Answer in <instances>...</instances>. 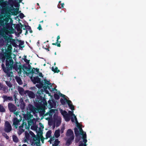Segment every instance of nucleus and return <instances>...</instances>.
Instances as JSON below:
<instances>
[{"label": "nucleus", "mask_w": 146, "mask_h": 146, "mask_svg": "<svg viewBox=\"0 0 146 146\" xmlns=\"http://www.w3.org/2000/svg\"><path fill=\"white\" fill-rule=\"evenodd\" d=\"M5 57L6 58L5 60V66L4 64H1V66L4 72L6 73V76L8 77H12L13 75V72L11 70V64L14 62L13 60L12 59L11 56L8 53H5Z\"/></svg>", "instance_id": "obj_1"}, {"label": "nucleus", "mask_w": 146, "mask_h": 146, "mask_svg": "<svg viewBox=\"0 0 146 146\" xmlns=\"http://www.w3.org/2000/svg\"><path fill=\"white\" fill-rule=\"evenodd\" d=\"M0 27H3V28L1 29V33L3 37V35L9 33V30L13 29L11 24L9 23L5 24L3 25H0Z\"/></svg>", "instance_id": "obj_2"}, {"label": "nucleus", "mask_w": 146, "mask_h": 146, "mask_svg": "<svg viewBox=\"0 0 146 146\" xmlns=\"http://www.w3.org/2000/svg\"><path fill=\"white\" fill-rule=\"evenodd\" d=\"M3 38L7 44H8L10 42V44H11L13 46L15 47H17L18 46L16 43L15 39L9 37L6 35H3Z\"/></svg>", "instance_id": "obj_3"}, {"label": "nucleus", "mask_w": 146, "mask_h": 146, "mask_svg": "<svg viewBox=\"0 0 146 146\" xmlns=\"http://www.w3.org/2000/svg\"><path fill=\"white\" fill-rule=\"evenodd\" d=\"M13 62L12 64V68L11 70H12L13 68L15 69V70L17 71H18V70H19V71L18 72V73L21 74L22 72V67L21 65V63H18L16 62L13 65Z\"/></svg>", "instance_id": "obj_4"}, {"label": "nucleus", "mask_w": 146, "mask_h": 146, "mask_svg": "<svg viewBox=\"0 0 146 146\" xmlns=\"http://www.w3.org/2000/svg\"><path fill=\"white\" fill-rule=\"evenodd\" d=\"M29 133L33 137V141H37L35 142L34 145H36V146H38V144H39L40 143V136H38L36 137L35 134L32 131H30Z\"/></svg>", "instance_id": "obj_5"}, {"label": "nucleus", "mask_w": 146, "mask_h": 146, "mask_svg": "<svg viewBox=\"0 0 146 146\" xmlns=\"http://www.w3.org/2000/svg\"><path fill=\"white\" fill-rule=\"evenodd\" d=\"M4 131L7 133L10 132L12 130V127L10 123L9 122L6 121L5 124Z\"/></svg>", "instance_id": "obj_6"}, {"label": "nucleus", "mask_w": 146, "mask_h": 146, "mask_svg": "<svg viewBox=\"0 0 146 146\" xmlns=\"http://www.w3.org/2000/svg\"><path fill=\"white\" fill-rule=\"evenodd\" d=\"M8 107L10 112H15L17 110L16 106L11 103H8Z\"/></svg>", "instance_id": "obj_7"}, {"label": "nucleus", "mask_w": 146, "mask_h": 146, "mask_svg": "<svg viewBox=\"0 0 146 146\" xmlns=\"http://www.w3.org/2000/svg\"><path fill=\"white\" fill-rule=\"evenodd\" d=\"M19 116L20 117V118L19 119H18L17 117H14L13 119V125L15 126V127L17 129L19 125V123L20 121H21L22 120V117L21 115H19Z\"/></svg>", "instance_id": "obj_8"}, {"label": "nucleus", "mask_w": 146, "mask_h": 146, "mask_svg": "<svg viewBox=\"0 0 146 146\" xmlns=\"http://www.w3.org/2000/svg\"><path fill=\"white\" fill-rule=\"evenodd\" d=\"M31 72L32 74H37L38 73V76L41 77H43L42 73L39 72V69L38 68H33L31 71Z\"/></svg>", "instance_id": "obj_9"}, {"label": "nucleus", "mask_w": 146, "mask_h": 146, "mask_svg": "<svg viewBox=\"0 0 146 146\" xmlns=\"http://www.w3.org/2000/svg\"><path fill=\"white\" fill-rule=\"evenodd\" d=\"M24 27V25L22 24L21 23L17 24L15 28L17 29V31L19 32V34H21L22 32V27Z\"/></svg>", "instance_id": "obj_10"}, {"label": "nucleus", "mask_w": 146, "mask_h": 146, "mask_svg": "<svg viewBox=\"0 0 146 146\" xmlns=\"http://www.w3.org/2000/svg\"><path fill=\"white\" fill-rule=\"evenodd\" d=\"M39 84H37L36 85V86L37 88H44V90H46L48 88V89H50V87L49 86H46V85H44L43 83L42 82H41L39 83Z\"/></svg>", "instance_id": "obj_11"}, {"label": "nucleus", "mask_w": 146, "mask_h": 146, "mask_svg": "<svg viewBox=\"0 0 146 146\" xmlns=\"http://www.w3.org/2000/svg\"><path fill=\"white\" fill-rule=\"evenodd\" d=\"M25 94H27L30 98H34L35 97V94L32 91L25 90Z\"/></svg>", "instance_id": "obj_12"}, {"label": "nucleus", "mask_w": 146, "mask_h": 146, "mask_svg": "<svg viewBox=\"0 0 146 146\" xmlns=\"http://www.w3.org/2000/svg\"><path fill=\"white\" fill-rule=\"evenodd\" d=\"M74 138V135L71 136L66 141L65 145L69 146L72 143V141H73Z\"/></svg>", "instance_id": "obj_13"}, {"label": "nucleus", "mask_w": 146, "mask_h": 146, "mask_svg": "<svg viewBox=\"0 0 146 146\" xmlns=\"http://www.w3.org/2000/svg\"><path fill=\"white\" fill-rule=\"evenodd\" d=\"M43 94L42 92H40L39 91H38L36 93V98L37 100H38V101H40L42 100L43 98L42 95Z\"/></svg>", "instance_id": "obj_14"}, {"label": "nucleus", "mask_w": 146, "mask_h": 146, "mask_svg": "<svg viewBox=\"0 0 146 146\" xmlns=\"http://www.w3.org/2000/svg\"><path fill=\"white\" fill-rule=\"evenodd\" d=\"M28 108L31 112H33L34 113H36L37 109L33 105L29 104L28 105Z\"/></svg>", "instance_id": "obj_15"}, {"label": "nucleus", "mask_w": 146, "mask_h": 146, "mask_svg": "<svg viewBox=\"0 0 146 146\" xmlns=\"http://www.w3.org/2000/svg\"><path fill=\"white\" fill-rule=\"evenodd\" d=\"M31 79L32 80L34 84H35L36 83H39L41 82V79L38 76L34 77L33 80L32 79V77L31 78Z\"/></svg>", "instance_id": "obj_16"}, {"label": "nucleus", "mask_w": 146, "mask_h": 146, "mask_svg": "<svg viewBox=\"0 0 146 146\" xmlns=\"http://www.w3.org/2000/svg\"><path fill=\"white\" fill-rule=\"evenodd\" d=\"M9 19L8 18L6 17L3 19L1 20L0 18V25H3L4 24L8 23Z\"/></svg>", "instance_id": "obj_17"}, {"label": "nucleus", "mask_w": 146, "mask_h": 146, "mask_svg": "<svg viewBox=\"0 0 146 146\" xmlns=\"http://www.w3.org/2000/svg\"><path fill=\"white\" fill-rule=\"evenodd\" d=\"M2 97L5 101H12L13 100V98L12 96H8L6 95H4Z\"/></svg>", "instance_id": "obj_18"}, {"label": "nucleus", "mask_w": 146, "mask_h": 146, "mask_svg": "<svg viewBox=\"0 0 146 146\" xmlns=\"http://www.w3.org/2000/svg\"><path fill=\"white\" fill-rule=\"evenodd\" d=\"M66 135L68 137L74 135V133L71 129H69L67 131L66 133Z\"/></svg>", "instance_id": "obj_19"}, {"label": "nucleus", "mask_w": 146, "mask_h": 146, "mask_svg": "<svg viewBox=\"0 0 146 146\" xmlns=\"http://www.w3.org/2000/svg\"><path fill=\"white\" fill-rule=\"evenodd\" d=\"M15 78L17 82L19 85H20L22 84L23 82H22V80L19 77L16 76Z\"/></svg>", "instance_id": "obj_20"}, {"label": "nucleus", "mask_w": 146, "mask_h": 146, "mask_svg": "<svg viewBox=\"0 0 146 146\" xmlns=\"http://www.w3.org/2000/svg\"><path fill=\"white\" fill-rule=\"evenodd\" d=\"M18 91L19 93L21 95H23L24 94H25V91H24V89L21 87H19L18 88Z\"/></svg>", "instance_id": "obj_21"}, {"label": "nucleus", "mask_w": 146, "mask_h": 146, "mask_svg": "<svg viewBox=\"0 0 146 146\" xmlns=\"http://www.w3.org/2000/svg\"><path fill=\"white\" fill-rule=\"evenodd\" d=\"M33 117V115L29 113H28L26 115L24 116L25 119L28 120H31Z\"/></svg>", "instance_id": "obj_22"}, {"label": "nucleus", "mask_w": 146, "mask_h": 146, "mask_svg": "<svg viewBox=\"0 0 146 146\" xmlns=\"http://www.w3.org/2000/svg\"><path fill=\"white\" fill-rule=\"evenodd\" d=\"M24 125H25V127H26V129H27V127L26 122H25L24 120H23V121H22V125H21V126H19V128L20 129H22V130L23 131H24V130L23 129H21V128H23L24 127Z\"/></svg>", "instance_id": "obj_23"}, {"label": "nucleus", "mask_w": 146, "mask_h": 146, "mask_svg": "<svg viewBox=\"0 0 146 146\" xmlns=\"http://www.w3.org/2000/svg\"><path fill=\"white\" fill-rule=\"evenodd\" d=\"M54 72V73H57L59 72H60V70H58V67H56L54 68V67L52 66V67L51 69Z\"/></svg>", "instance_id": "obj_24"}, {"label": "nucleus", "mask_w": 146, "mask_h": 146, "mask_svg": "<svg viewBox=\"0 0 146 146\" xmlns=\"http://www.w3.org/2000/svg\"><path fill=\"white\" fill-rule=\"evenodd\" d=\"M60 130L58 129L55 131L54 135L56 138H58L60 135Z\"/></svg>", "instance_id": "obj_25"}, {"label": "nucleus", "mask_w": 146, "mask_h": 146, "mask_svg": "<svg viewBox=\"0 0 146 146\" xmlns=\"http://www.w3.org/2000/svg\"><path fill=\"white\" fill-rule=\"evenodd\" d=\"M86 133H85L84 135H83V141L84 142V145H86V143L87 141V140L86 139Z\"/></svg>", "instance_id": "obj_26"}, {"label": "nucleus", "mask_w": 146, "mask_h": 146, "mask_svg": "<svg viewBox=\"0 0 146 146\" xmlns=\"http://www.w3.org/2000/svg\"><path fill=\"white\" fill-rule=\"evenodd\" d=\"M55 112V110L54 109H50L49 111V116L50 117H52V115Z\"/></svg>", "instance_id": "obj_27"}, {"label": "nucleus", "mask_w": 146, "mask_h": 146, "mask_svg": "<svg viewBox=\"0 0 146 146\" xmlns=\"http://www.w3.org/2000/svg\"><path fill=\"white\" fill-rule=\"evenodd\" d=\"M13 141L14 142L17 143L18 142L19 140L16 135H13L12 136Z\"/></svg>", "instance_id": "obj_28"}, {"label": "nucleus", "mask_w": 146, "mask_h": 146, "mask_svg": "<svg viewBox=\"0 0 146 146\" xmlns=\"http://www.w3.org/2000/svg\"><path fill=\"white\" fill-rule=\"evenodd\" d=\"M60 142V141L58 139H56L54 141L53 144H52V146H58Z\"/></svg>", "instance_id": "obj_29"}, {"label": "nucleus", "mask_w": 146, "mask_h": 146, "mask_svg": "<svg viewBox=\"0 0 146 146\" xmlns=\"http://www.w3.org/2000/svg\"><path fill=\"white\" fill-rule=\"evenodd\" d=\"M76 136V137L75 141L77 143H78L81 139V137L80 135H77V136Z\"/></svg>", "instance_id": "obj_30"}, {"label": "nucleus", "mask_w": 146, "mask_h": 146, "mask_svg": "<svg viewBox=\"0 0 146 146\" xmlns=\"http://www.w3.org/2000/svg\"><path fill=\"white\" fill-rule=\"evenodd\" d=\"M74 131L76 136L80 135V133L77 128L75 127L74 129Z\"/></svg>", "instance_id": "obj_31"}, {"label": "nucleus", "mask_w": 146, "mask_h": 146, "mask_svg": "<svg viewBox=\"0 0 146 146\" xmlns=\"http://www.w3.org/2000/svg\"><path fill=\"white\" fill-rule=\"evenodd\" d=\"M44 84H46V85H45L46 86H48V85H50L51 86H52V85H51V84L50 82L49 81H48L46 79H44Z\"/></svg>", "instance_id": "obj_32"}, {"label": "nucleus", "mask_w": 146, "mask_h": 146, "mask_svg": "<svg viewBox=\"0 0 146 146\" xmlns=\"http://www.w3.org/2000/svg\"><path fill=\"white\" fill-rule=\"evenodd\" d=\"M5 5V2L3 0H0V7H4Z\"/></svg>", "instance_id": "obj_33"}, {"label": "nucleus", "mask_w": 146, "mask_h": 146, "mask_svg": "<svg viewBox=\"0 0 146 146\" xmlns=\"http://www.w3.org/2000/svg\"><path fill=\"white\" fill-rule=\"evenodd\" d=\"M25 103L22 102L20 104V108L22 110L24 109L25 108Z\"/></svg>", "instance_id": "obj_34"}, {"label": "nucleus", "mask_w": 146, "mask_h": 146, "mask_svg": "<svg viewBox=\"0 0 146 146\" xmlns=\"http://www.w3.org/2000/svg\"><path fill=\"white\" fill-rule=\"evenodd\" d=\"M52 132L51 131H48L46 133V138H49L51 136Z\"/></svg>", "instance_id": "obj_35"}, {"label": "nucleus", "mask_w": 146, "mask_h": 146, "mask_svg": "<svg viewBox=\"0 0 146 146\" xmlns=\"http://www.w3.org/2000/svg\"><path fill=\"white\" fill-rule=\"evenodd\" d=\"M6 84L10 88L12 87V84H11L10 81H6L5 82Z\"/></svg>", "instance_id": "obj_36"}, {"label": "nucleus", "mask_w": 146, "mask_h": 146, "mask_svg": "<svg viewBox=\"0 0 146 146\" xmlns=\"http://www.w3.org/2000/svg\"><path fill=\"white\" fill-rule=\"evenodd\" d=\"M64 99H63L62 98H61L60 100V101L61 104L62 105H64L66 104V100L65 98H64Z\"/></svg>", "instance_id": "obj_37"}, {"label": "nucleus", "mask_w": 146, "mask_h": 146, "mask_svg": "<svg viewBox=\"0 0 146 146\" xmlns=\"http://www.w3.org/2000/svg\"><path fill=\"white\" fill-rule=\"evenodd\" d=\"M64 117L65 121H68L70 120V117L68 114L65 116Z\"/></svg>", "instance_id": "obj_38"}, {"label": "nucleus", "mask_w": 146, "mask_h": 146, "mask_svg": "<svg viewBox=\"0 0 146 146\" xmlns=\"http://www.w3.org/2000/svg\"><path fill=\"white\" fill-rule=\"evenodd\" d=\"M7 45H8L7 46V50L11 52L12 49L11 45V44H7Z\"/></svg>", "instance_id": "obj_39"}, {"label": "nucleus", "mask_w": 146, "mask_h": 146, "mask_svg": "<svg viewBox=\"0 0 146 146\" xmlns=\"http://www.w3.org/2000/svg\"><path fill=\"white\" fill-rule=\"evenodd\" d=\"M39 133L40 134V140L42 143H43L44 140V138L43 137L42 134V131H40Z\"/></svg>", "instance_id": "obj_40"}, {"label": "nucleus", "mask_w": 146, "mask_h": 146, "mask_svg": "<svg viewBox=\"0 0 146 146\" xmlns=\"http://www.w3.org/2000/svg\"><path fill=\"white\" fill-rule=\"evenodd\" d=\"M43 48L47 50L48 51H49V48H50V46L48 44H47L46 46H43Z\"/></svg>", "instance_id": "obj_41"}, {"label": "nucleus", "mask_w": 146, "mask_h": 146, "mask_svg": "<svg viewBox=\"0 0 146 146\" xmlns=\"http://www.w3.org/2000/svg\"><path fill=\"white\" fill-rule=\"evenodd\" d=\"M61 113L64 117L68 114L66 111L65 110L63 111L62 110L61 111Z\"/></svg>", "instance_id": "obj_42"}, {"label": "nucleus", "mask_w": 146, "mask_h": 146, "mask_svg": "<svg viewBox=\"0 0 146 146\" xmlns=\"http://www.w3.org/2000/svg\"><path fill=\"white\" fill-rule=\"evenodd\" d=\"M5 111V109L4 108L3 106L0 105V112H4Z\"/></svg>", "instance_id": "obj_43"}, {"label": "nucleus", "mask_w": 146, "mask_h": 146, "mask_svg": "<svg viewBox=\"0 0 146 146\" xmlns=\"http://www.w3.org/2000/svg\"><path fill=\"white\" fill-rule=\"evenodd\" d=\"M54 96L55 100H58L60 98L59 95L56 94H54Z\"/></svg>", "instance_id": "obj_44"}, {"label": "nucleus", "mask_w": 146, "mask_h": 146, "mask_svg": "<svg viewBox=\"0 0 146 146\" xmlns=\"http://www.w3.org/2000/svg\"><path fill=\"white\" fill-rule=\"evenodd\" d=\"M78 127L79 129L80 133L81 134V135H82L83 136V135H84V134H83V131L82 128L81 127Z\"/></svg>", "instance_id": "obj_45"}, {"label": "nucleus", "mask_w": 146, "mask_h": 146, "mask_svg": "<svg viewBox=\"0 0 146 146\" xmlns=\"http://www.w3.org/2000/svg\"><path fill=\"white\" fill-rule=\"evenodd\" d=\"M64 5V3H61V5L60 4H58V8L60 9H62L63 8Z\"/></svg>", "instance_id": "obj_46"}, {"label": "nucleus", "mask_w": 146, "mask_h": 146, "mask_svg": "<svg viewBox=\"0 0 146 146\" xmlns=\"http://www.w3.org/2000/svg\"><path fill=\"white\" fill-rule=\"evenodd\" d=\"M2 135L5 138L7 139H9V136H8L7 134L5 133H2Z\"/></svg>", "instance_id": "obj_47"}, {"label": "nucleus", "mask_w": 146, "mask_h": 146, "mask_svg": "<svg viewBox=\"0 0 146 146\" xmlns=\"http://www.w3.org/2000/svg\"><path fill=\"white\" fill-rule=\"evenodd\" d=\"M30 137V135L28 133H25V137L26 139L29 140Z\"/></svg>", "instance_id": "obj_48"}, {"label": "nucleus", "mask_w": 146, "mask_h": 146, "mask_svg": "<svg viewBox=\"0 0 146 146\" xmlns=\"http://www.w3.org/2000/svg\"><path fill=\"white\" fill-rule=\"evenodd\" d=\"M5 89V87H3V85L1 83H0V90H4Z\"/></svg>", "instance_id": "obj_49"}, {"label": "nucleus", "mask_w": 146, "mask_h": 146, "mask_svg": "<svg viewBox=\"0 0 146 146\" xmlns=\"http://www.w3.org/2000/svg\"><path fill=\"white\" fill-rule=\"evenodd\" d=\"M18 41L19 42V46H20L23 45L24 44V41L21 40H18Z\"/></svg>", "instance_id": "obj_50"}, {"label": "nucleus", "mask_w": 146, "mask_h": 146, "mask_svg": "<svg viewBox=\"0 0 146 146\" xmlns=\"http://www.w3.org/2000/svg\"><path fill=\"white\" fill-rule=\"evenodd\" d=\"M61 121L59 120H58L56 122V126L57 127H58L60 125Z\"/></svg>", "instance_id": "obj_51"}, {"label": "nucleus", "mask_w": 146, "mask_h": 146, "mask_svg": "<svg viewBox=\"0 0 146 146\" xmlns=\"http://www.w3.org/2000/svg\"><path fill=\"white\" fill-rule=\"evenodd\" d=\"M65 99H66V102L67 103L69 106H70V105L72 104H71L72 103L71 101L70 100H67L66 98H65Z\"/></svg>", "instance_id": "obj_52"}, {"label": "nucleus", "mask_w": 146, "mask_h": 146, "mask_svg": "<svg viewBox=\"0 0 146 146\" xmlns=\"http://www.w3.org/2000/svg\"><path fill=\"white\" fill-rule=\"evenodd\" d=\"M52 45H56L58 47H60L61 46L60 43H57L56 42V43H53L52 44Z\"/></svg>", "instance_id": "obj_53"}, {"label": "nucleus", "mask_w": 146, "mask_h": 146, "mask_svg": "<svg viewBox=\"0 0 146 146\" xmlns=\"http://www.w3.org/2000/svg\"><path fill=\"white\" fill-rule=\"evenodd\" d=\"M27 29H28L30 33H33L32 30H31V27L30 26H29V25L27 26Z\"/></svg>", "instance_id": "obj_54"}, {"label": "nucleus", "mask_w": 146, "mask_h": 146, "mask_svg": "<svg viewBox=\"0 0 146 146\" xmlns=\"http://www.w3.org/2000/svg\"><path fill=\"white\" fill-rule=\"evenodd\" d=\"M69 106L71 110H74V107L72 104H71L70 106Z\"/></svg>", "instance_id": "obj_55"}, {"label": "nucleus", "mask_w": 146, "mask_h": 146, "mask_svg": "<svg viewBox=\"0 0 146 146\" xmlns=\"http://www.w3.org/2000/svg\"><path fill=\"white\" fill-rule=\"evenodd\" d=\"M23 60L25 61V62L26 63L29 64V61H30L29 60H28L26 58H24Z\"/></svg>", "instance_id": "obj_56"}, {"label": "nucleus", "mask_w": 146, "mask_h": 146, "mask_svg": "<svg viewBox=\"0 0 146 146\" xmlns=\"http://www.w3.org/2000/svg\"><path fill=\"white\" fill-rule=\"evenodd\" d=\"M19 17L21 19H22L23 17L25 16L24 15L23 13H21L19 14Z\"/></svg>", "instance_id": "obj_57"}, {"label": "nucleus", "mask_w": 146, "mask_h": 146, "mask_svg": "<svg viewBox=\"0 0 146 146\" xmlns=\"http://www.w3.org/2000/svg\"><path fill=\"white\" fill-rule=\"evenodd\" d=\"M74 119L76 123V124L78 123L77 121L76 117L75 115H74Z\"/></svg>", "instance_id": "obj_58"}, {"label": "nucleus", "mask_w": 146, "mask_h": 146, "mask_svg": "<svg viewBox=\"0 0 146 146\" xmlns=\"http://www.w3.org/2000/svg\"><path fill=\"white\" fill-rule=\"evenodd\" d=\"M57 40H56V42H59V43H60V42H61V41H58V40H59V39L60 38V36L59 35H58L57 37Z\"/></svg>", "instance_id": "obj_59"}, {"label": "nucleus", "mask_w": 146, "mask_h": 146, "mask_svg": "<svg viewBox=\"0 0 146 146\" xmlns=\"http://www.w3.org/2000/svg\"><path fill=\"white\" fill-rule=\"evenodd\" d=\"M59 95L60 96L62 97H63L64 98L65 97V95L63 94H61V93L60 92H59Z\"/></svg>", "instance_id": "obj_60"}, {"label": "nucleus", "mask_w": 146, "mask_h": 146, "mask_svg": "<svg viewBox=\"0 0 146 146\" xmlns=\"http://www.w3.org/2000/svg\"><path fill=\"white\" fill-rule=\"evenodd\" d=\"M37 29L39 30L42 29V27H41V25L40 24H39L38 27L37 28Z\"/></svg>", "instance_id": "obj_61"}, {"label": "nucleus", "mask_w": 146, "mask_h": 146, "mask_svg": "<svg viewBox=\"0 0 146 146\" xmlns=\"http://www.w3.org/2000/svg\"><path fill=\"white\" fill-rule=\"evenodd\" d=\"M13 113H14V114H15L17 116L18 115H19V112L17 111V112H14Z\"/></svg>", "instance_id": "obj_62"}, {"label": "nucleus", "mask_w": 146, "mask_h": 146, "mask_svg": "<svg viewBox=\"0 0 146 146\" xmlns=\"http://www.w3.org/2000/svg\"><path fill=\"white\" fill-rule=\"evenodd\" d=\"M68 113L71 115H74L73 113V112H72V111H68Z\"/></svg>", "instance_id": "obj_63"}, {"label": "nucleus", "mask_w": 146, "mask_h": 146, "mask_svg": "<svg viewBox=\"0 0 146 146\" xmlns=\"http://www.w3.org/2000/svg\"><path fill=\"white\" fill-rule=\"evenodd\" d=\"M64 127L62 128L61 129V133H63L64 132Z\"/></svg>", "instance_id": "obj_64"}]
</instances>
